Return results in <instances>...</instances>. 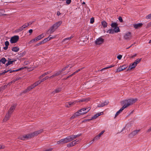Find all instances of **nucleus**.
I'll return each instance as SVG.
<instances>
[{
	"label": "nucleus",
	"instance_id": "obj_1",
	"mask_svg": "<svg viewBox=\"0 0 151 151\" xmlns=\"http://www.w3.org/2000/svg\"><path fill=\"white\" fill-rule=\"evenodd\" d=\"M137 100V99H131L123 101V104H124V105L119 111L117 112L115 115V118L118 116L125 108L132 105L135 103Z\"/></svg>",
	"mask_w": 151,
	"mask_h": 151
},
{
	"label": "nucleus",
	"instance_id": "obj_2",
	"mask_svg": "<svg viewBox=\"0 0 151 151\" xmlns=\"http://www.w3.org/2000/svg\"><path fill=\"white\" fill-rule=\"evenodd\" d=\"M43 131V129H40L36 131L33 133H31L27 134H25L23 136L19 137V138L21 140H24L26 139L31 138L34 136H37L38 134L41 133Z\"/></svg>",
	"mask_w": 151,
	"mask_h": 151
},
{
	"label": "nucleus",
	"instance_id": "obj_3",
	"mask_svg": "<svg viewBox=\"0 0 151 151\" xmlns=\"http://www.w3.org/2000/svg\"><path fill=\"white\" fill-rule=\"evenodd\" d=\"M71 142L69 136L64 138L61 139L57 142V144L58 145L67 143Z\"/></svg>",
	"mask_w": 151,
	"mask_h": 151
},
{
	"label": "nucleus",
	"instance_id": "obj_4",
	"mask_svg": "<svg viewBox=\"0 0 151 151\" xmlns=\"http://www.w3.org/2000/svg\"><path fill=\"white\" fill-rule=\"evenodd\" d=\"M44 37V35L43 34H42L41 35H40L37 37H35L31 41H30L29 42V44H31V43H33L34 42H36L37 41L41 39L42 38Z\"/></svg>",
	"mask_w": 151,
	"mask_h": 151
},
{
	"label": "nucleus",
	"instance_id": "obj_5",
	"mask_svg": "<svg viewBox=\"0 0 151 151\" xmlns=\"http://www.w3.org/2000/svg\"><path fill=\"white\" fill-rule=\"evenodd\" d=\"M19 39V37L18 36L15 35L11 38L10 42L11 43H15L18 41Z\"/></svg>",
	"mask_w": 151,
	"mask_h": 151
},
{
	"label": "nucleus",
	"instance_id": "obj_6",
	"mask_svg": "<svg viewBox=\"0 0 151 151\" xmlns=\"http://www.w3.org/2000/svg\"><path fill=\"white\" fill-rule=\"evenodd\" d=\"M79 142L80 140H79L76 139L68 144L67 145V146L68 147H72L79 143Z\"/></svg>",
	"mask_w": 151,
	"mask_h": 151
},
{
	"label": "nucleus",
	"instance_id": "obj_7",
	"mask_svg": "<svg viewBox=\"0 0 151 151\" xmlns=\"http://www.w3.org/2000/svg\"><path fill=\"white\" fill-rule=\"evenodd\" d=\"M30 24L29 23H26L19 28V29L16 30H15V32H19L22 31L24 28H26Z\"/></svg>",
	"mask_w": 151,
	"mask_h": 151
},
{
	"label": "nucleus",
	"instance_id": "obj_8",
	"mask_svg": "<svg viewBox=\"0 0 151 151\" xmlns=\"http://www.w3.org/2000/svg\"><path fill=\"white\" fill-rule=\"evenodd\" d=\"M104 41V40L101 37H100L97 39L95 41V43L96 45H100L103 44Z\"/></svg>",
	"mask_w": 151,
	"mask_h": 151
},
{
	"label": "nucleus",
	"instance_id": "obj_9",
	"mask_svg": "<svg viewBox=\"0 0 151 151\" xmlns=\"http://www.w3.org/2000/svg\"><path fill=\"white\" fill-rule=\"evenodd\" d=\"M124 38L127 40H129L132 38L131 33L130 32H128L125 33L124 35Z\"/></svg>",
	"mask_w": 151,
	"mask_h": 151
},
{
	"label": "nucleus",
	"instance_id": "obj_10",
	"mask_svg": "<svg viewBox=\"0 0 151 151\" xmlns=\"http://www.w3.org/2000/svg\"><path fill=\"white\" fill-rule=\"evenodd\" d=\"M90 109V107L88 108H83L79 110V112H81V113L82 114H84L88 112Z\"/></svg>",
	"mask_w": 151,
	"mask_h": 151
},
{
	"label": "nucleus",
	"instance_id": "obj_11",
	"mask_svg": "<svg viewBox=\"0 0 151 151\" xmlns=\"http://www.w3.org/2000/svg\"><path fill=\"white\" fill-rule=\"evenodd\" d=\"M62 23L61 21H59L57 22L54 24L52 26L56 29H57L58 27L60 26Z\"/></svg>",
	"mask_w": 151,
	"mask_h": 151
},
{
	"label": "nucleus",
	"instance_id": "obj_12",
	"mask_svg": "<svg viewBox=\"0 0 151 151\" xmlns=\"http://www.w3.org/2000/svg\"><path fill=\"white\" fill-rule=\"evenodd\" d=\"M16 107V105L15 104L12 105L8 111V112L11 114L15 109Z\"/></svg>",
	"mask_w": 151,
	"mask_h": 151
},
{
	"label": "nucleus",
	"instance_id": "obj_13",
	"mask_svg": "<svg viewBox=\"0 0 151 151\" xmlns=\"http://www.w3.org/2000/svg\"><path fill=\"white\" fill-rule=\"evenodd\" d=\"M143 24L142 23H139L138 24H135L133 25V26L134 28L136 29H138L142 26Z\"/></svg>",
	"mask_w": 151,
	"mask_h": 151
},
{
	"label": "nucleus",
	"instance_id": "obj_14",
	"mask_svg": "<svg viewBox=\"0 0 151 151\" xmlns=\"http://www.w3.org/2000/svg\"><path fill=\"white\" fill-rule=\"evenodd\" d=\"M102 113V112L98 113L97 114H95L94 116H92L91 119L87 120V121L91 120L93 119H96L99 116L101 115V113Z\"/></svg>",
	"mask_w": 151,
	"mask_h": 151
},
{
	"label": "nucleus",
	"instance_id": "obj_15",
	"mask_svg": "<svg viewBox=\"0 0 151 151\" xmlns=\"http://www.w3.org/2000/svg\"><path fill=\"white\" fill-rule=\"evenodd\" d=\"M109 102L108 101H105L103 103H102L101 104H99L98 105V107H101L104 106L105 105H107Z\"/></svg>",
	"mask_w": 151,
	"mask_h": 151
},
{
	"label": "nucleus",
	"instance_id": "obj_16",
	"mask_svg": "<svg viewBox=\"0 0 151 151\" xmlns=\"http://www.w3.org/2000/svg\"><path fill=\"white\" fill-rule=\"evenodd\" d=\"M11 115V114H10L8 112V113L6 114L4 119H3V122H6L9 119L10 116Z\"/></svg>",
	"mask_w": 151,
	"mask_h": 151
},
{
	"label": "nucleus",
	"instance_id": "obj_17",
	"mask_svg": "<svg viewBox=\"0 0 151 151\" xmlns=\"http://www.w3.org/2000/svg\"><path fill=\"white\" fill-rule=\"evenodd\" d=\"M139 131V130H134L129 135L131 137H133L136 135Z\"/></svg>",
	"mask_w": 151,
	"mask_h": 151
},
{
	"label": "nucleus",
	"instance_id": "obj_18",
	"mask_svg": "<svg viewBox=\"0 0 151 151\" xmlns=\"http://www.w3.org/2000/svg\"><path fill=\"white\" fill-rule=\"evenodd\" d=\"M80 136V135H71L69 136V137L71 141H73L76 138L79 137Z\"/></svg>",
	"mask_w": 151,
	"mask_h": 151
},
{
	"label": "nucleus",
	"instance_id": "obj_19",
	"mask_svg": "<svg viewBox=\"0 0 151 151\" xmlns=\"http://www.w3.org/2000/svg\"><path fill=\"white\" fill-rule=\"evenodd\" d=\"M127 68V66L125 65H123L121 67H119L117 69V72H120L123 70Z\"/></svg>",
	"mask_w": 151,
	"mask_h": 151
},
{
	"label": "nucleus",
	"instance_id": "obj_20",
	"mask_svg": "<svg viewBox=\"0 0 151 151\" xmlns=\"http://www.w3.org/2000/svg\"><path fill=\"white\" fill-rule=\"evenodd\" d=\"M137 65L134 62L131 64L129 67L128 70H131L135 68L137 66Z\"/></svg>",
	"mask_w": 151,
	"mask_h": 151
},
{
	"label": "nucleus",
	"instance_id": "obj_21",
	"mask_svg": "<svg viewBox=\"0 0 151 151\" xmlns=\"http://www.w3.org/2000/svg\"><path fill=\"white\" fill-rule=\"evenodd\" d=\"M56 29L52 26L48 31V33L50 34L53 33Z\"/></svg>",
	"mask_w": 151,
	"mask_h": 151
},
{
	"label": "nucleus",
	"instance_id": "obj_22",
	"mask_svg": "<svg viewBox=\"0 0 151 151\" xmlns=\"http://www.w3.org/2000/svg\"><path fill=\"white\" fill-rule=\"evenodd\" d=\"M12 50L13 51L17 52L19 51V48L17 47H15L12 48Z\"/></svg>",
	"mask_w": 151,
	"mask_h": 151
},
{
	"label": "nucleus",
	"instance_id": "obj_23",
	"mask_svg": "<svg viewBox=\"0 0 151 151\" xmlns=\"http://www.w3.org/2000/svg\"><path fill=\"white\" fill-rule=\"evenodd\" d=\"M115 33H117L120 32L119 27L117 26L113 28Z\"/></svg>",
	"mask_w": 151,
	"mask_h": 151
},
{
	"label": "nucleus",
	"instance_id": "obj_24",
	"mask_svg": "<svg viewBox=\"0 0 151 151\" xmlns=\"http://www.w3.org/2000/svg\"><path fill=\"white\" fill-rule=\"evenodd\" d=\"M107 32L111 34H113L115 33L113 28L109 29L107 31Z\"/></svg>",
	"mask_w": 151,
	"mask_h": 151
},
{
	"label": "nucleus",
	"instance_id": "obj_25",
	"mask_svg": "<svg viewBox=\"0 0 151 151\" xmlns=\"http://www.w3.org/2000/svg\"><path fill=\"white\" fill-rule=\"evenodd\" d=\"M61 90V89L60 88H58L56 89L54 91L52 92V93L54 94L55 93H58L59 92H60Z\"/></svg>",
	"mask_w": 151,
	"mask_h": 151
},
{
	"label": "nucleus",
	"instance_id": "obj_26",
	"mask_svg": "<svg viewBox=\"0 0 151 151\" xmlns=\"http://www.w3.org/2000/svg\"><path fill=\"white\" fill-rule=\"evenodd\" d=\"M6 59L4 58H2L0 60V63L1 62L3 64H5L6 62Z\"/></svg>",
	"mask_w": 151,
	"mask_h": 151
},
{
	"label": "nucleus",
	"instance_id": "obj_27",
	"mask_svg": "<svg viewBox=\"0 0 151 151\" xmlns=\"http://www.w3.org/2000/svg\"><path fill=\"white\" fill-rule=\"evenodd\" d=\"M102 24L104 27H106L107 26V23L104 21H103L101 22Z\"/></svg>",
	"mask_w": 151,
	"mask_h": 151
},
{
	"label": "nucleus",
	"instance_id": "obj_28",
	"mask_svg": "<svg viewBox=\"0 0 151 151\" xmlns=\"http://www.w3.org/2000/svg\"><path fill=\"white\" fill-rule=\"evenodd\" d=\"M111 26L112 28H114L117 26V24L116 23H112L111 24Z\"/></svg>",
	"mask_w": 151,
	"mask_h": 151
},
{
	"label": "nucleus",
	"instance_id": "obj_29",
	"mask_svg": "<svg viewBox=\"0 0 151 151\" xmlns=\"http://www.w3.org/2000/svg\"><path fill=\"white\" fill-rule=\"evenodd\" d=\"M51 72L50 71H48L45 73L43 74H42L41 76L40 77V78H41L45 76V75H47L48 74L50 73Z\"/></svg>",
	"mask_w": 151,
	"mask_h": 151
},
{
	"label": "nucleus",
	"instance_id": "obj_30",
	"mask_svg": "<svg viewBox=\"0 0 151 151\" xmlns=\"http://www.w3.org/2000/svg\"><path fill=\"white\" fill-rule=\"evenodd\" d=\"M114 65H111L108 67H106V68H102L101 70L100 71H103V70H105V69H108V68H111V67H114Z\"/></svg>",
	"mask_w": 151,
	"mask_h": 151
},
{
	"label": "nucleus",
	"instance_id": "obj_31",
	"mask_svg": "<svg viewBox=\"0 0 151 151\" xmlns=\"http://www.w3.org/2000/svg\"><path fill=\"white\" fill-rule=\"evenodd\" d=\"M73 37V36H71L70 37H69L65 38L63 40V42H64V41L66 40H71Z\"/></svg>",
	"mask_w": 151,
	"mask_h": 151
},
{
	"label": "nucleus",
	"instance_id": "obj_32",
	"mask_svg": "<svg viewBox=\"0 0 151 151\" xmlns=\"http://www.w3.org/2000/svg\"><path fill=\"white\" fill-rule=\"evenodd\" d=\"M142 59H137L134 61V63L137 65V64L139 63L141 61Z\"/></svg>",
	"mask_w": 151,
	"mask_h": 151
},
{
	"label": "nucleus",
	"instance_id": "obj_33",
	"mask_svg": "<svg viewBox=\"0 0 151 151\" xmlns=\"http://www.w3.org/2000/svg\"><path fill=\"white\" fill-rule=\"evenodd\" d=\"M14 61H11V60H9V61L6 64V66H8L9 65L12 64V63Z\"/></svg>",
	"mask_w": 151,
	"mask_h": 151
},
{
	"label": "nucleus",
	"instance_id": "obj_34",
	"mask_svg": "<svg viewBox=\"0 0 151 151\" xmlns=\"http://www.w3.org/2000/svg\"><path fill=\"white\" fill-rule=\"evenodd\" d=\"M70 64H69V65H68L67 66H65V67H64L61 70H60V71H61V73L63 71L65 70V69L67 68H68L69 66H70Z\"/></svg>",
	"mask_w": 151,
	"mask_h": 151
},
{
	"label": "nucleus",
	"instance_id": "obj_35",
	"mask_svg": "<svg viewBox=\"0 0 151 151\" xmlns=\"http://www.w3.org/2000/svg\"><path fill=\"white\" fill-rule=\"evenodd\" d=\"M49 78V77L48 76H46V77H45V78H44L42 79H41V80L40 82H39V83H40L41 82H43L44 81H45V80H47Z\"/></svg>",
	"mask_w": 151,
	"mask_h": 151
},
{
	"label": "nucleus",
	"instance_id": "obj_36",
	"mask_svg": "<svg viewBox=\"0 0 151 151\" xmlns=\"http://www.w3.org/2000/svg\"><path fill=\"white\" fill-rule=\"evenodd\" d=\"M61 73H62L61 71L59 70L57 72H56L54 74H55V76H58L59 75L61 74Z\"/></svg>",
	"mask_w": 151,
	"mask_h": 151
},
{
	"label": "nucleus",
	"instance_id": "obj_37",
	"mask_svg": "<svg viewBox=\"0 0 151 151\" xmlns=\"http://www.w3.org/2000/svg\"><path fill=\"white\" fill-rule=\"evenodd\" d=\"M40 81H38L37 82H35L34 84L32 85V86L34 87V88L37 86L39 84H40L39 82Z\"/></svg>",
	"mask_w": 151,
	"mask_h": 151
},
{
	"label": "nucleus",
	"instance_id": "obj_38",
	"mask_svg": "<svg viewBox=\"0 0 151 151\" xmlns=\"http://www.w3.org/2000/svg\"><path fill=\"white\" fill-rule=\"evenodd\" d=\"M74 114L76 117L79 116L82 114H81V112H79V111L76 112Z\"/></svg>",
	"mask_w": 151,
	"mask_h": 151
},
{
	"label": "nucleus",
	"instance_id": "obj_39",
	"mask_svg": "<svg viewBox=\"0 0 151 151\" xmlns=\"http://www.w3.org/2000/svg\"><path fill=\"white\" fill-rule=\"evenodd\" d=\"M11 70H4V72H3L1 73H0V75H4V74L5 73H7V72H8V71H10Z\"/></svg>",
	"mask_w": 151,
	"mask_h": 151
},
{
	"label": "nucleus",
	"instance_id": "obj_40",
	"mask_svg": "<svg viewBox=\"0 0 151 151\" xmlns=\"http://www.w3.org/2000/svg\"><path fill=\"white\" fill-rule=\"evenodd\" d=\"M34 88V87L32 85L28 87L27 88V90L28 91H29L32 89Z\"/></svg>",
	"mask_w": 151,
	"mask_h": 151
},
{
	"label": "nucleus",
	"instance_id": "obj_41",
	"mask_svg": "<svg viewBox=\"0 0 151 151\" xmlns=\"http://www.w3.org/2000/svg\"><path fill=\"white\" fill-rule=\"evenodd\" d=\"M56 37V36H51V35H50L48 37V39H49V40H50L54 38H55Z\"/></svg>",
	"mask_w": 151,
	"mask_h": 151
},
{
	"label": "nucleus",
	"instance_id": "obj_42",
	"mask_svg": "<svg viewBox=\"0 0 151 151\" xmlns=\"http://www.w3.org/2000/svg\"><path fill=\"white\" fill-rule=\"evenodd\" d=\"M49 40V39H48V38L47 37V38H45V39L43 40L42 41V43L43 44V43H45V42H47V41H48Z\"/></svg>",
	"mask_w": 151,
	"mask_h": 151
},
{
	"label": "nucleus",
	"instance_id": "obj_43",
	"mask_svg": "<svg viewBox=\"0 0 151 151\" xmlns=\"http://www.w3.org/2000/svg\"><path fill=\"white\" fill-rule=\"evenodd\" d=\"M94 141V139H93L92 140H91L90 142H89L88 144H89V145H88V146L89 147V146H90V145L92 144L93 143Z\"/></svg>",
	"mask_w": 151,
	"mask_h": 151
},
{
	"label": "nucleus",
	"instance_id": "obj_44",
	"mask_svg": "<svg viewBox=\"0 0 151 151\" xmlns=\"http://www.w3.org/2000/svg\"><path fill=\"white\" fill-rule=\"evenodd\" d=\"M22 69V68H20L19 69H17V70H11L10 72V73H12V72H16V71H18L19 70H20L21 69Z\"/></svg>",
	"mask_w": 151,
	"mask_h": 151
},
{
	"label": "nucleus",
	"instance_id": "obj_45",
	"mask_svg": "<svg viewBox=\"0 0 151 151\" xmlns=\"http://www.w3.org/2000/svg\"><path fill=\"white\" fill-rule=\"evenodd\" d=\"M20 78H16L13 80L12 81L13 83H14L16 81L19 80Z\"/></svg>",
	"mask_w": 151,
	"mask_h": 151
},
{
	"label": "nucleus",
	"instance_id": "obj_46",
	"mask_svg": "<svg viewBox=\"0 0 151 151\" xmlns=\"http://www.w3.org/2000/svg\"><path fill=\"white\" fill-rule=\"evenodd\" d=\"M100 137L98 135L96 136L93 139L95 140H98L99 139Z\"/></svg>",
	"mask_w": 151,
	"mask_h": 151
},
{
	"label": "nucleus",
	"instance_id": "obj_47",
	"mask_svg": "<svg viewBox=\"0 0 151 151\" xmlns=\"http://www.w3.org/2000/svg\"><path fill=\"white\" fill-rule=\"evenodd\" d=\"M147 19H151V14H149L146 17Z\"/></svg>",
	"mask_w": 151,
	"mask_h": 151
},
{
	"label": "nucleus",
	"instance_id": "obj_48",
	"mask_svg": "<svg viewBox=\"0 0 151 151\" xmlns=\"http://www.w3.org/2000/svg\"><path fill=\"white\" fill-rule=\"evenodd\" d=\"M94 21V19L93 18H92L90 20V23L93 24Z\"/></svg>",
	"mask_w": 151,
	"mask_h": 151
},
{
	"label": "nucleus",
	"instance_id": "obj_49",
	"mask_svg": "<svg viewBox=\"0 0 151 151\" xmlns=\"http://www.w3.org/2000/svg\"><path fill=\"white\" fill-rule=\"evenodd\" d=\"M90 100V98H88L86 99H83V100H84V102H87L89 101Z\"/></svg>",
	"mask_w": 151,
	"mask_h": 151
},
{
	"label": "nucleus",
	"instance_id": "obj_50",
	"mask_svg": "<svg viewBox=\"0 0 151 151\" xmlns=\"http://www.w3.org/2000/svg\"><path fill=\"white\" fill-rule=\"evenodd\" d=\"M43 43L42 42V41L40 42L39 43L37 44L36 45V46H38L40 45L43 44Z\"/></svg>",
	"mask_w": 151,
	"mask_h": 151
},
{
	"label": "nucleus",
	"instance_id": "obj_51",
	"mask_svg": "<svg viewBox=\"0 0 151 151\" xmlns=\"http://www.w3.org/2000/svg\"><path fill=\"white\" fill-rule=\"evenodd\" d=\"M5 46H8L9 45V42L8 41H6L5 42Z\"/></svg>",
	"mask_w": 151,
	"mask_h": 151
},
{
	"label": "nucleus",
	"instance_id": "obj_52",
	"mask_svg": "<svg viewBox=\"0 0 151 151\" xmlns=\"http://www.w3.org/2000/svg\"><path fill=\"white\" fill-rule=\"evenodd\" d=\"M71 2V0H66V3L67 4H69Z\"/></svg>",
	"mask_w": 151,
	"mask_h": 151
},
{
	"label": "nucleus",
	"instance_id": "obj_53",
	"mask_svg": "<svg viewBox=\"0 0 151 151\" xmlns=\"http://www.w3.org/2000/svg\"><path fill=\"white\" fill-rule=\"evenodd\" d=\"M118 19L120 22H123V20H122V18L121 17H119Z\"/></svg>",
	"mask_w": 151,
	"mask_h": 151
},
{
	"label": "nucleus",
	"instance_id": "obj_54",
	"mask_svg": "<svg viewBox=\"0 0 151 151\" xmlns=\"http://www.w3.org/2000/svg\"><path fill=\"white\" fill-rule=\"evenodd\" d=\"M4 12H5V11L3 10H1V12H0V16H1V15H5L4 14Z\"/></svg>",
	"mask_w": 151,
	"mask_h": 151
},
{
	"label": "nucleus",
	"instance_id": "obj_55",
	"mask_svg": "<svg viewBox=\"0 0 151 151\" xmlns=\"http://www.w3.org/2000/svg\"><path fill=\"white\" fill-rule=\"evenodd\" d=\"M122 56L121 55H118L117 57V58L119 59L120 60L121 59V58H122Z\"/></svg>",
	"mask_w": 151,
	"mask_h": 151
},
{
	"label": "nucleus",
	"instance_id": "obj_56",
	"mask_svg": "<svg viewBox=\"0 0 151 151\" xmlns=\"http://www.w3.org/2000/svg\"><path fill=\"white\" fill-rule=\"evenodd\" d=\"M104 132V131H102L101 133H100L98 135L100 137V136L103 134Z\"/></svg>",
	"mask_w": 151,
	"mask_h": 151
},
{
	"label": "nucleus",
	"instance_id": "obj_57",
	"mask_svg": "<svg viewBox=\"0 0 151 151\" xmlns=\"http://www.w3.org/2000/svg\"><path fill=\"white\" fill-rule=\"evenodd\" d=\"M76 117L75 116V114H74L70 118L71 119H74Z\"/></svg>",
	"mask_w": 151,
	"mask_h": 151
},
{
	"label": "nucleus",
	"instance_id": "obj_58",
	"mask_svg": "<svg viewBox=\"0 0 151 151\" xmlns=\"http://www.w3.org/2000/svg\"><path fill=\"white\" fill-rule=\"evenodd\" d=\"M147 27H151V22L147 24Z\"/></svg>",
	"mask_w": 151,
	"mask_h": 151
},
{
	"label": "nucleus",
	"instance_id": "obj_59",
	"mask_svg": "<svg viewBox=\"0 0 151 151\" xmlns=\"http://www.w3.org/2000/svg\"><path fill=\"white\" fill-rule=\"evenodd\" d=\"M76 102H78L77 101H75L73 102H71L72 105L75 104Z\"/></svg>",
	"mask_w": 151,
	"mask_h": 151
},
{
	"label": "nucleus",
	"instance_id": "obj_60",
	"mask_svg": "<svg viewBox=\"0 0 151 151\" xmlns=\"http://www.w3.org/2000/svg\"><path fill=\"white\" fill-rule=\"evenodd\" d=\"M5 146L3 145H0V149L4 148Z\"/></svg>",
	"mask_w": 151,
	"mask_h": 151
},
{
	"label": "nucleus",
	"instance_id": "obj_61",
	"mask_svg": "<svg viewBox=\"0 0 151 151\" xmlns=\"http://www.w3.org/2000/svg\"><path fill=\"white\" fill-rule=\"evenodd\" d=\"M68 103V104L69 106V107L70 106H71L72 105H73L71 102H69Z\"/></svg>",
	"mask_w": 151,
	"mask_h": 151
},
{
	"label": "nucleus",
	"instance_id": "obj_62",
	"mask_svg": "<svg viewBox=\"0 0 151 151\" xmlns=\"http://www.w3.org/2000/svg\"><path fill=\"white\" fill-rule=\"evenodd\" d=\"M28 91H28L27 90V89L23 91V93H25Z\"/></svg>",
	"mask_w": 151,
	"mask_h": 151
},
{
	"label": "nucleus",
	"instance_id": "obj_63",
	"mask_svg": "<svg viewBox=\"0 0 151 151\" xmlns=\"http://www.w3.org/2000/svg\"><path fill=\"white\" fill-rule=\"evenodd\" d=\"M8 46H5V47H3L4 49V50H7V49H8Z\"/></svg>",
	"mask_w": 151,
	"mask_h": 151
},
{
	"label": "nucleus",
	"instance_id": "obj_64",
	"mask_svg": "<svg viewBox=\"0 0 151 151\" xmlns=\"http://www.w3.org/2000/svg\"><path fill=\"white\" fill-rule=\"evenodd\" d=\"M147 132H151V127L148 129Z\"/></svg>",
	"mask_w": 151,
	"mask_h": 151
}]
</instances>
